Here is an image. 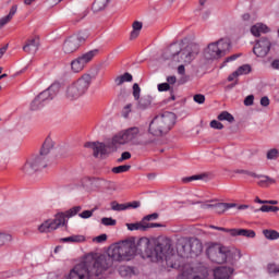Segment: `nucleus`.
Segmentation results:
<instances>
[{"instance_id": "1", "label": "nucleus", "mask_w": 279, "mask_h": 279, "mask_svg": "<svg viewBox=\"0 0 279 279\" xmlns=\"http://www.w3.org/2000/svg\"><path fill=\"white\" fill-rule=\"evenodd\" d=\"M134 256H136V248L134 246V238H131L113 245L107 255H100L96 259L92 258V260L86 259L85 263H88L93 269H96L97 276V274H104V271L110 269L114 260L117 263H123L125 260H132Z\"/></svg>"}, {"instance_id": "2", "label": "nucleus", "mask_w": 279, "mask_h": 279, "mask_svg": "<svg viewBox=\"0 0 279 279\" xmlns=\"http://www.w3.org/2000/svg\"><path fill=\"white\" fill-rule=\"evenodd\" d=\"M138 136H141V129L138 126H131L116 134L107 145L99 142H87L84 147L93 149L94 157L99 158V156H106L108 149H110V151H117L121 145L134 143Z\"/></svg>"}, {"instance_id": "3", "label": "nucleus", "mask_w": 279, "mask_h": 279, "mask_svg": "<svg viewBox=\"0 0 279 279\" xmlns=\"http://www.w3.org/2000/svg\"><path fill=\"white\" fill-rule=\"evenodd\" d=\"M135 254H141L143 258H149L151 263H158L165 258L167 252L171 250V242L163 240L157 244H151V241L147 238H141L136 241L134 239Z\"/></svg>"}, {"instance_id": "4", "label": "nucleus", "mask_w": 279, "mask_h": 279, "mask_svg": "<svg viewBox=\"0 0 279 279\" xmlns=\"http://www.w3.org/2000/svg\"><path fill=\"white\" fill-rule=\"evenodd\" d=\"M168 59L174 62H183L184 64H191L197 54L199 53V45L191 43L187 46L181 48L178 44H172L167 50Z\"/></svg>"}, {"instance_id": "5", "label": "nucleus", "mask_w": 279, "mask_h": 279, "mask_svg": "<svg viewBox=\"0 0 279 279\" xmlns=\"http://www.w3.org/2000/svg\"><path fill=\"white\" fill-rule=\"evenodd\" d=\"M207 256L211 263H216L217 265H223V263L234 265L236 258H241V251H231L228 246L211 244L207 248Z\"/></svg>"}, {"instance_id": "6", "label": "nucleus", "mask_w": 279, "mask_h": 279, "mask_svg": "<svg viewBox=\"0 0 279 279\" xmlns=\"http://www.w3.org/2000/svg\"><path fill=\"white\" fill-rule=\"evenodd\" d=\"M175 125V113L162 112L154 117L149 123L148 132L153 136H165Z\"/></svg>"}, {"instance_id": "7", "label": "nucleus", "mask_w": 279, "mask_h": 279, "mask_svg": "<svg viewBox=\"0 0 279 279\" xmlns=\"http://www.w3.org/2000/svg\"><path fill=\"white\" fill-rule=\"evenodd\" d=\"M93 84V76L90 74H83L78 80L68 85L65 89V97L70 101H75L80 97H84Z\"/></svg>"}, {"instance_id": "8", "label": "nucleus", "mask_w": 279, "mask_h": 279, "mask_svg": "<svg viewBox=\"0 0 279 279\" xmlns=\"http://www.w3.org/2000/svg\"><path fill=\"white\" fill-rule=\"evenodd\" d=\"M82 211V206H74L66 210L65 213H58L54 216V219H48L38 227L39 232H53L58 230L60 226H66V218L75 217L78 213Z\"/></svg>"}, {"instance_id": "9", "label": "nucleus", "mask_w": 279, "mask_h": 279, "mask_svg": "<svg viewBox=\"0 0 279 279\" xmlns=\"http://www.w3.org/2000/svg\"><path fill=\"white\" fill-rule=\"evenodd\" d=\"M230 39L222 38L218 41L211 43L205 50L206 60H219V58H223L231 48Z\"/></svg>"}, {"instance_id": "10", "label": "nucleus", "mask_w": 279, "mask_h": 279, "mask_svg": "<svg viewBox=\"0 0 279 279\" xmlns=\"http://www.w3.org/2000/svg\"><path fill=\"white\" fill-rule=\"evenodd\" d=\"M68 279H101V274H97L88 262L77 264L69 275Z\"/></svg>"}, {"instance_id": "11", "label": "nucleus", "mask_w": 279, "mask_h": 279, "mask_svg": "<svg viewBox=\"0 0 279 279\" xmlns=\"http://www.w3.org/2000/svg\"><path fill=\"white\" fill-rule=\"evenodd\" d=\"M179 252H183L185 256L189 254H194V256H199V254L204 251V245L199 239H182L178 243Z\"/></svg>"}, {"instance_id": "12", "label": "nucleus", "mask_w": 279, "mask_h": 279, "mask_svg": "<svg viewBox=\"0 0 279 279\" xmlns=\"http://www.w3.org/2000/svg\"><path fill=\"white\" fill-rule=\"evenodd\" d=\"M45 168H47V159L45 157L35 156L26 160L22 171L25 175H34L36 171H40V169Z\"/></svg>"}, {"instance_id": "13", "label": "nucleus", "mask_w": 279, "mask_h": 279, "mask_svg": "<svg viewBox=\"0 0 279 279\" xmlns=\"http://www.w3.org/2000/svg\"><path fill=\"white\" fill-rule=\"evenodd\" d=\"M86 38L88 35L84 33H80L77 35H72L63 43V51L64 53H75L77 49H80V45L82 43H86Z\"/></svg>"}, {"instance_id": "14", "label": "nucleus", "mask_w": 279, "mask_h": 279, "mask_svg": "<svg viewBox=\"0 0 279 279\" xmlns=\"http://www.w3.org/2000/svg\"><path fill=\"white\" fill-rule=\"evenodd\" d=\"M97 53H99V49H94L73 60L71 62L72 71L74 73H80V71H84L86 64H88V62H90V60H93V58H95Z\"/></svg>"}, {"instance_id": "15", "label": "nucleus", "mask_w": 279, "mask_h": 279, "mask_svg": "<svg viewBox=\"0 0 279 279\" xmlns=\"http://www.w3.org/2000/svg\"><path fill=\"white\" fill-rule=\"evenodd\" d=\"M277 47L276 44H271V40L267 37H262L258 39L253 48V53L257 56V58H266L267 53Z\"/></svg>"}, {"instance_id": "16", "label": "nucleus", "mask_w": 279, "mask_h": 279, "mask_svg": "<svg viewBox=\"0 0 279 279\" xmlns=\"http://www.w3.org/2000/svg\"><path fill=\"white\" fill-rule=\"evenodd\" d=\"M58 93H60V83H53L47 89L41 92L37 97L44 104H47V101H51V99H53Z\"/></svg>"}, {"instance_id": "17", "label": "nucleus", "mask_w": 279, "mask_h": 279, "mask_svg": "<svg viewBox=\"0 0 279 279\" xmlns=\"http://www.w3.org/2000/svg\"><path fill=\"white\" fill-rule=\"evenodd\" d=\"M175 279H208V270H181Z\"/></svg>"}, {"instance_id": "18", "label": "nucleus", "mask_w": 279, "mask_h": 279, "mask_svg": "<svg viewBox=\"0 0 279 279\" xmlns=\"http://www.w3.org/2000/svg\"><path fill=\"white\" fill-rule=\"evenodd\" d=\"M38 49H40V38L32 37L26 40L25 45L23 46V51L25 53H37Z\"/></svg>"}, {"instance_id": "19", "label": "nucleus", "mask_w": 279, "mask_h": 279, "mask_svg": "<svg viewBox=\"0 0 279 279\" xmlns=\"http://www.w3.org/2000/svg\"><path fill=\"white\" fill-rule=\"evenodd\" d=\"M234 268L232 267H218L214 270V278L215 279H229L232 276Z\"/></svg>"}, {"instance_id": "20", "label": "nucleus", "mask_w": 279, "mask_h": 279, "mask_svg": "<svg viewBox=\"0 0 279 279\" xmlns=\"http://www.w3.org/2000/svg\"><path fill=\"white\" fill-rule=\"evenodd\" d=\"M231 236H244V239H255L256 232L252 229H232Z\"/></svg>"}, {"instance_id": "21", "label": "nucleus", "mask_w": 279, "mask_h": 279, "mask_svg": "<svg viewBox=\"0 0 279 279\" xmlns=\"http://www.w3.org/2000/svg\"><path fill=\"white\" fill-rule=\"evenodd\" d=\"M51 149H53V140H51V137H47L43 144L38 157L47 159V155L49 154V151H51Z\"/></svg>"}, {"instance_id": "22", "label": "nucleus", "mask_w": 279, "mask_h": 279, "mask_svg": "<svg viewBox=\"0 0 279 279\" xmlns=\"http://www.w3.org/2000/svg\"><path fill=\"white\" fill-rule=\"evenodd\" d=\"M17 10L19 5L14 4L11 7L9 14L0 19V29H3V27L14 19V14H16Z\"/></svg>"}, {"instance_id": "23", "label": "nucleus", "mask_w": 279, "mask_h": 279, "mask_svg": "<svg viewBox=\"0 0 279 279\" xmlns=\"http://www.w3.org/2000/svg\"><path fill=\"white\" fill-rule=\"evenodd\" d=\"M215 213L217 215H223L226 210H230V208H236L235 203H216L214 204Z\"/></svg>"}, {"instance_id": "24", "label": "nucleus", "mask_w": 279, "mask_h": 279, "mask_svg": "<svg viewBox=\"0 0 279 279\" xmlns=\"http://www.w3.org/2000/svg\"><path fill=\"white\" fill-rule=\"evenodd\" d=\"M269 32V27L265 24L257 23L251 27V34L255 37L260 36V34H267Z\"/></svg>"}, {"instance_id": "25", "label": "nucleus", "mask_w": 279, "mask_h": 279, "mask_svg": "<svg viewBox=\"0 0 279 279\" xmlns=\"http://www.w3.org/2000/svg\"><path fill=\"white\" fill-rule=\"evenodd\" d=\"M153 98L149 95L143 96L137 100V109L138 110H147L151 106Z\"/></svg>"}, {"instance_id": "26", "label": "nucleus", "mask_w": 279, "mask_h": 279, "mask_svg": "<svg viewBox=\"0 0 279 279\" xmlns=\"http://www.w3.org/2000/svg\"><path fill=\"white\" fill-rule=\"evenodd\" d=\"M89 182L93 186H96L97 189H106L110 184V181L97 177L89 179Z\"/></svg>"}, {"instance_id": "27", "label": "nucleus", "mask_w": 279, "mask_h": 279, "mask_svg": "<svg viewBox=\"0 0 279 279\" xmlns=\"http://www.w3.org/2000/svg\"><path fill=\"white\" fill-rule=\"evenodd\" d=\"M128 230L134 232V230H140L141 232H147V227L145 221L134 222V223H126Z\"/></svg>"}, {"instance_id": "28", "label": "nucleus", "mask_w": 279, "mask_h": 279, "mask_svg": "<svg viewBox=\"0 0 279 279\" xmlns=\"http://www.w3.org/2000/svg\"><path fill=\"white\" fill-rule=\"evenodd\" d=\"M133 31L131 32L130 38L131 40H134L136 38H138V36L141 35V29H143V23L135 21L132 24Z\"/></svg>"}, {"instance_id": "29", "label": "nucleus", "mask_w": 279, "mask_h": 279, "mask_svg": "<svg viewBox=\"0 0 279 279\" xmlns=\"http://www.w3.org/2000/svg\"><path fill=\"white\" fill-rule=\"evenodd\" d=\"M262 180L257 182L258 186H269V184H276V179L270 178L269 175L258 174Z\"/></svg>"}, {"instance_id": "30", "label": "nucleus", "mask_w": 279, "mask_h": 279, "mask_svg": "<svg viewBox=\"0 0 279 279\" xmlns=\"http://www.w3.org/2000/svg\"><path fill=\"white\" fill-rule=\"evenodd\" d=\"M133 76L129 72H125L123 75H120L116 77L114 82L117 86H121L122 84H125V82H132Z\"/></svg>"}, {"instance_id": "31", "label": "nucleus", "mask_w": 279, "mask_h": 279, "mask_svg": "<svg viewBox=\"0 0 279 279\" xmlns=\"http://www.w3.org/2000/svg\"><path fill=\"white\" fill-rule=\"evenodd\" d=\"M263 234L266 239H268L269 241H276L277 239H279V233L276 230H269V229H265L263 231Z\"/></svg>"}, {"instance_id": "32", "label": "nucleus", "mask_w": 279, "mask_h": 279, "mask_svg": "<svg viewBox=\"0 0 279 279\" xmlns=\"http://www.w3.org/2000/svg\"><path fill=\"white\" fill-rule=\"evenodd\" d=\"M218 121H228V123H234V116H232L230 112L228 111H222L219 116H218Z\"/></svg>"}, {"instance_id": "33", "label": "nucleus", "mask_w": 279, "mask_h": 279, "mask_svg": "<svg viewBox=\"0 0 279 279\" xmlns=\"http://www.w3.org/2000/svg\"><path fill=\"white\" fill-rule=\"evenodd\" d=\"M82 241H84V238L82 235H71L61 239L62 243H82Z\"/></svg>"}, {"instance_id": "34", "label": "nucleus", "mask_w": 279, "mask_h": 279, "mask_svg": "<svg viewBox=\"0 0 279 279\" xmlns=\"http://www.w3.org/2000/svg\"><path fill=\"white\" fill-rule=\"evenodd\" d=\"M238 72V75H250V73H252V65L250 64H243L240 68H238V70H235Z\"/></svg>"}, {"instance_id": "35", "label": "nucleus", "mask_w": 279, "mask_h": 279, "mask_svg": "<svg viewBox=\"0 0 279 279\" xmlns=\"http://www.w3.org/2000/svg\"><path fill=\"white\" fill-rule=\"evenodd\" d=\"M279 207L263 205L259 209H255V213H278Z\"/></svg>"}, {"instance_id": "36", "label": "nucleus", "mask_w": 279, "mask_h": 279, "mask_svg": "<svg viewBox=\"0 0 279 279\" xmlns=\"http://www.w3.org/2000/svg\"><path fill=\"white\" fill-rule=\"evenodd\" d=\"M119 274L122 278H130L131 276H134V270H131L128 266H122L119 269Z\"/></svg>"}, {"instance_id": "37", "label": "nucleus", "mask_w": 279, "mask_h": 279, "mask_svg": "<svg viewBox=\"0 0 279 279\" xmlns=\"http://www.w3.org/2000/svg\"><path fill=\"white\" fill-rule=\"evenodd\" d=\"M45 106V102L38 98V96L31 102V110H40Z\"/></svg>"}, {"instance_id": "38", "label": "nucleus", "mask_w": 279, "mask_h": 279, "mask_svg": "<svg viewBox=\"0 0 279 279\" xmlns=\"http://www.w3.org/2000/svg\"><path fill=\"white\" fill-rule=\"evenodd\" d=\"M206 178V174H194L192 177H185L182 179V182L184 184H189V182H195V180H204Z\"/></svg>"}, {"instance_id": "39", "label": "nucleus", "mask_w": 279, "mask_h": 279, "mask_svg": "<svg viewBox=\"0 0 279 279\" xmlns=\"http://www.w3.org/2000/svg\"><path fill=\"white\" fill-rule=\"evenodd\" d=\"M111 209L117 213H121L122 210H128V204H119L116 201L111 202Z\"/></svg>"}, {"instance_id": "40", "label": "nucleus", "mask_w": 279, "mask_h": 279, "mask_svg": "<svg viewBox=\"0 0 279 279\" xmlns=\"http://www.w3.org/2000/svg\"><path fill=\"white\" fill-rule=\"evenodd\" d=\"M129 169H132V166L124 165V166H118L112 168V173H125Z\"/></svg>"}, {"instance_id": "41", "label": "nucleus", "mask_w": 279, "mask_h": 279, "mask_svg": "<svg viewBox=\"0 0 279 279\" xmlns=\"http://www.w3.org/2000/svg\"><path fill=\"white\" fill-rule=\"evenodd\" d=\"M12 241V235L8 233H0V247L2 245H8Z\"/></svg>"}, {"instance_id": "42", "label": "nucleus", "mask_w": 279, "mask_h": 279, "mask_svg": "<svg viewBox=\"0 0 279 279\" xmlns=\"http://www.w3.org/2000/svg\"><path fill=\"white\" fill-rule=\"evenodd\" d=\"M278 149L277 148H271L267 151L266 158L267 160H276L278 159Z\"/></svg>"}, {"instance_id": "43", "label": "nucleus", "mask_w": 279, "mask_h": 279, "mask_svg": "<svg viewBox=\"0 0 279 279\" xmlns=\"http://www.w3.org/2000/svg\"><path fill=\"white\" fill-rule=\"evenodd\" d=\"M267 271H268V274H272L274 276H278L279 275V265L268 264L267 265Z\"/></svg>"}, {"instance_id": "44", "label": "nucleus", "mask_w": 279, "mask_h": 279, "mask_svg": "<svg viewBox=\"0 0 279 279\" xmlns=\"http://www.w3.org/2000/svg\"><path fill=\"white\" fill-rule=\"evenodd\" d=\"M173 260H175V256H171V257H166V263L168 267H171L172 269H178V267H180L179 263H173Z\"/></svg>"}, {"instance_id": "45", "label": "nucleus", "mask_w": 279, "mask_h": 279, "mask_svg": "<svg viewBox=\"0 0 279 279\" xmlns=\"http://www.w3.org/2000/svg\"><path fill=\"white\" fill-rule=\"evenodd\" d=\"M133 97L135 101H138V99H141V86H138V83H135L133 85Z\"/></svg>"}, {"instance_id": "46", "label": "nucleus", "mask_w": 279, "mask_h": 279, "mask_svg": "<svg viewBox=\"0 0 279 279\" xmlns=\"http://www.w3.org/2000/svg\"><path fill=\"white\" fill-rule=\"evenodd\" d=\"M234 173H242L245 175H250L251 178H260V175H258L257 173L252 172L250 170L238 169V170H234Z\"/></svg>"}, {"instance_id": "47", "label": "nucleus", "mask_w": 279, "mask_h": 279, "mask_svg": "<svg viewBox=\"0 0 279 279\" xmlns=\"http://www.w3.org/2000/svg\"><path fill=\"white\" fill-rule=\"evenodd\" d=\"M102 226H117V220L108 217L101 219Z\"/></svg>"}, {"instance_id": "48", "label": "nucleus", "mask_w": 279, "mask_h": 279, "mask_svg": "<svg viewBox=\"0 0 279 279\" xmlns=\"http://www.w3.org/2000/svg\"><path fill=\"white\" fill-rule=\"evenodd\" d=\"M93 213H95V209L84 210L83 213L78 214V217H81V219H90V217H93Z\"/></svg>"}, {"instance_id": "49", "label": "nucleus", "mask_w": 279, "mask_h": 279, "mask_svg": "<svg viewBox=\"0 0 279 279\" xmlns=\"http://www.w3.org/2000/svg\"><path fill=\"white\" fill-rule=\"evenodd\" d=\"M156 219H158V213H154V214L145 216L142 219V221H144V223H147V221H156Z\"/></svg>"}, {"instance_id": "50", "label": "nucleus", "mask_w": 279, "mask_h": 279, "mask_svg": "<svg viewBox=\"0 0 279 279\" xmlns=\"http://www.w3.org/2000/svg\"><path fill=\"white\" fill-rule=\"evenodd\" d=\"M157 88L159 93H165L167 90H171V85H169V83H161V84H158Z\"/></svg>"}, {"instance_id": "51", "label": "nucleus", "mask_w": 279, "mask_h": 279, "mask_svg": "<svg viewBox=\"0 0 279 279\" xmlns=\"http://www.w3.org/2000/svg\"><path fill=\"white\" fill-rule=\"evenodd\" d=\"M193 100L196 102V104H204L206 101V96H204L203 94H196L194 95L193 97Z\"/></svg>"}, {"instance_id": "52", "label": "nucleus", "mask_w": 279, "mask_h": 279, "mask_svg": "<svg viewBox=\"0 0 279 279\" xmlns=\"http://www.w3.org/2000/svg\"><path fill=\"white\" fill-rule=\"evenodd\" d=\"M130 112H132V104L126 105L122 110V117L128 119L130 117Z\"/></svg>"}, {"instance_id": "53", "label": "nucleus", "mask_w": 279, "mask_h": 279, "mask_svg": "<svg viewBox=\"0 0 279 279\" xmlns=\"http://www.w3.org/2000/svg\"><path fill=\"white\" fill-rule=\"evenodd\" d=\"M210 128H213L214 130H223V124L217 120H213L210 122Z\"/></svg>"}, {"instance_id": "54", "label": "nucleus", "mask_w": 279, "mask_h": 279, "mask_svg": "<svg viewBox=\"0 0 279 279\" xmlns=\"http://www.w3.org/2000/svg\"><path fill=\"white\" fill-rule=\"evenodd\" d=\"M132 154L130 151L122 153L121 157L118 159V162H123L124 160H130Z\"/></svg>"}, {"instance_id": "55", "label": "nucleus", "mask_w": 279, "mask_h": 279, "mask_svg": "<svg viewBox=\"0 0 279 279\" xmlns=\"http://www.w3.org/2000/svg\"><path fill=\"white\" fill-rule=\"evenodd\" d=\"M142 145H156V138L146 137L142 141Z\"/></svg>"}, {"instance_id": "56", "label": "nucleus", "mask_w": 279, "mask_h": 279, "mask_svg": "<svg viewBox=\"0 0 279 279\" xmlns=\"http://www.w3.org/2000/svg\"><path fill=\"white\" fill-rule=\"evenodd\" d=\"M96 243H104V241H108V235L106 233H102L94 239Z\"/></svg>"}, {"instance_id": "57", "label": "nucleus", "mask_w": 279, "mask_h": 279, "mask_svg": "<svg viewBox=\"0 0 279 279\" xmlns=\"http://www.w3.org/2000/svg\"><path fill=\"white\" fill-rule=\"evenodd\" d=\"M244 106H254V95H248L244 99Z\"/></svg>"}, {"instance_id": "58", "label": "nucleus", "mask_w": 279, "mask_h": 279, "mask_svg": "<svg viewBox=\"0 0 279 279\" xmlns=\"http://www.w3.org/2000/svg\"><path fill=\"white\" fill-rule=\"evenodd\" d=\"M150 228H162V225L158 222H146V231Z\"/></svg>"}, {"instance_id": "59", "label": "nucleus", "mask_w": 279, "mask_h": 279, "mask_svg": "<svg viewBox=\"0 0 279 279\" xmlns=\"http://www.w3.org/2000/svg\"><path fill=\"white\" fill-rule=\"evenodd\" d=\"M270 101H269V97L264 96L260 98V106H263V108H267V106H269Z\"/></svg>"}, {"instance_id": "60", "label": "nucleus", "mask_w": 279, "mask_h": 279, "mask_svg": "<svg viewBox=\"0 0 279 279\" xmlns=\"http://www.w3.org/2000/svg\"><path fill=\"white\" fill-rule=\"evenodd\" d=\"M86 16H88V10H85L82 14H80L78 17L74 20V23H80L83 19H86Z\"/></svg>"}, {"instance_id": "61", "label": "nucleus", "mask_w": 279, "mask_h": 279, "mask_svg": "<svg viewBox=\"0 0 279 279\" xmlns=\"http://www.w3.org/2000/svg\"><path fill=\"white\" fill-rule=\"evenodd\" d=\"M128 208H141V202L134 201L132 203L126 204Z\"/></svg>"}, {"instance_id": "62", "label": "nucleus", "mask_w": 279, "mask_h": 279, "mask_svg": "<svg viewBox=\"0 0 279 279\" xmlns=\"http://www.w3.org/2000/svg\"><path fill=\"white\" fill-rule=\"evenodd\" d=\"M238 58H241V54H232L225 60V64H228V62H234Z\"/></svg>"}, {"instance_id": "63", "label": "nucleus", "mask_w": 279, "mask_h": 279, "mask_svg": "<svg viewBox=\"0 0 279 279\" xmlns=\"http://www.w3.org/2000/svg\"><path fill=\"white\" fill-rule=\"evenodd\" d=\"M167 82H168L167 84H169V86H171V85L175 84V82H178V78L174 75L168 76Z\"/></svg>"}, {"instance_id": "64", "label": "nucleus", "mask_w": 279, "mask_h": 279, "mask_svg": "<svg viewBox=\"0 0 279 279\" xmlns=\"http://www.w3.org/2000/svg\"><path fill=\"white\" fill-rule=\"evenodd\" d=\"M271 69H275L276 71H279V59L272 60L270 63Z\"/></svg>"}]
</instances>
